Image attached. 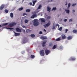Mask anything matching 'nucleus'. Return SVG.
I'll return each mask as SVG.
<instances>
[{"mask_svg": "<svg viewBox=\"0 0 77 77\" xmlns=\"http://www.w3.org/2000/svg\"><path fill=\"white\" fill-rule=\"evenodd\" d=\"M36 11H35V13H38V12H39V11L38 10H36Z\"/></svg>", "mask_w": 77, "mask_h": 77, "instance_id": "obj_39", "label": "nucleus"}, {"mask_svg": "<svg viewBox=\"0 0 77 77\" xmlns=\"http://www.w3.org/2000/svg\"><path fill=\"white\" fill-rule=\"evenodd\" d=\"M39 34H42V31H40L39 32Z\"/></svg>", "mask_w": 77, "mask_h": 77, "instance_id": "obj_42", "label": "nucleus"}, {"mask_svg": "<svg viewBox=\"0 0 77 77\" xmlns=\"http://www.w3.org/2000/svg\"><path fill=\"white\" fill-rule=\"evenodd\" d=\"M37 2V1L35 0V1H34L33 2V6H35V3L36 2Z\"/></svg>", "mask_w": 77, "mask_h": 77, "instance_id": "obj_23", "label": "nucleus"}, {"mask_svg": "<svg viewBox=\"0 0 77 77\" xmlns=\"http://www.w3.org/2000/svg\"><path fill=\"white\" fill-rule=\"evenodd\" d=\"M72 21V19H70L69 20V22H71V21Z\"/></svg>", "mask_w": 77, "mask_h": 77, "instance_id": "obj_45", "label": "nucleus"}, {"mask_svg": "<svg viewBox=\"0 0 77 77\" xmlns=\"http://www.w3.org/2000/svg\"><path fill=\"white\" fill-rule=\"evenodd\" d=\"M27 15V14L26 13H24L23 14V16H24L25 15Z\"/></svg>", "mask_w": 77, "mask_h": 77, "instance_id": "obj_43", "label": "nucleus"}, {"mask_svg": "<svg viewBox=\"0 0 77 77\" xmlns=\"http://www.w3.org/2000/svg\"><path fill=\"white\" fill-rule=\"evenodd\" d=\"M45 53L46 55H48L50 53V51L48 49H46L45 51Z\"/></svg>", "mask_w": 77, "mask_h": 77, "instance_id": "obj_5", "label": "nucleus"}, {"mask_svg": "<svg viewBox=\"0 0 77 77\" xmlns=\"http://www.w3.org/2000/svg\"><path fill=\"white\" fill-rule=\"evenodd\" d=\"M72 36L71 35L69 36L67 38V40H71V39H72Z\"/></svg>", "mask_w": 77, "mask_h": 77, "instance_id": "obj_11", "label": "nucleus"}, {"mask_svg": "<svg viewBox=\"0 0 77 77\" xmlns=\"http://www.w3.org/2000/svg\"><path fill=\"white\" fill-rule=\"evenodd\" d=\"M49 46H50L51 47L53 46V43H50L49 44Z\"/></svg>", "mask_w": 77, "mask_h": 77, "instance_id": "obj_32", "label": "nucleus"}, {"mask_svg": "<svg viewBox=\"0 0 77 77\" xmlns=\"http://www.w3.org/2000/svg\"><path fill=\"white\" fill-rule=\"evenodd\" d=\"M67 21V19H64V22H66V21Z\"/></svg>", "mask_w": 77, "mask_h": 77, "instance_id": "obj_41", "label": "nucleus"}, {"mask_svg": "<svg viewBox=\"0 0 77 77\" xmlns=\"http://www.w3.org/2000/svg\"><path fill=\"white\" fill-rule=\"evenodd\" d=\"M30 32V30L29 29H27L26 30V32L27 33H29V32Z\"/></svg>", "mask_w": 77, "mask_h": 77, "instance_id": "obj_24", "label": "nucleus"}, {"mask_svg": "<svg viewBox=\"0 0 77 77\" xmlns=\"http://www.w3.org/2000/svg\"><path fill=\"white\" fill-rule=\"evenodd\" d=\"M51 1H52L51 0Z\"/></svg>", "mask_w": 77, "mask_h": 77, "instance_id": "obj_57", "label": "nucleus"}, {"mask_svg": "<svg viewBox=\"0 0 77 77\" xmlns=\"http://www.w3.org/2000/svg\"><path fill=\"white\" fill-rule=\"evenodd\" d=\"M60 11H61V9H60Z\"/></svg>", "mask_w": 77, "mask_h": 77, "instance_id": "obj_56", "label": "nucleus"}, {"mask_svg": "<svg viewBox=\"0 0 77 77\" xmlns=\"http://www.w3.org/2000/svg\"><path fill=\"white\" fill-rule=\"evenodd\" d=\"M28 22H29V20L26 19L25 20V23H27Z\"/></svg>", "mask_w": 77, "mask_h": 77, "instance_id": "obj_28", "label": "nucleus"}, {"mask_svg": "<svg viewBox=\"0 0 77 77\" xmlns=\"http://www.w3.org/2000/svg\"><path fill=\"white\" fill-rule=\"evenodd\" d=\"M70 6H71V4L69 3L68 4L67 9H69V7H70Z\"/></svg>", "mask_w": 77, "mask_h": 77, "instance_id": "obj_26", "label": "nucleus"}, {"mask_svg": "<svg viewBox=\"0 0 77 77\" xmlns=\"http://www.w3.org/2000/svg\"><path fill=\"white\" fill-rule=\"evenodd\" d=\"M68 5V4H67V3H66V4L65 5Z\"/></svg>", "mask_w": 77, "mask_h": 77, "instance_id": "obj_54", "label": "nucleus"}, {"mask_svg": "<svg viewBox=\"0 0 77 77\" xmlns=\"http://www.w3.org/2000/svg\"><path fill=\"white\" fill-rule=\"evenodd\" d=\"M56 10V8H53L51 10V11H55Z\"/></svg>", "mask_w": 77, "mask_h": 77, "instance_id": "obj_29", "label": "nucleus"}, {"mask_svg": "<svg viewBox=\"0 0 77 77\" xmlns=\"http://www.w3.org/2000/svg\"><path fill=\"white\" fill-rule=\"evenodd\" d=\"M60 49H63V48H62V47L60 46Z\"/></svg>", "mask_w": 77, "mask_h": 77, "instance_id": "obj_46", "label": "nucleus"}, {"mask_svg": "<svg viewBox=\"0 0 77 77\" xmlns=\"http://www.w3.org/2000/svg\"><path fill=\"white\" fill-rule=\"evenodd\" d=\"M75 5H76V4H73L72 5V6H75Z\"/></svg>", "mask_w": 77, "mask_h": 77, "instance_id": "obj_38", "label": "nucleus"}, {"mask_svg": "<svg viewBox=\"0 0 77 77\" xmlns=\"http://www.w3.org/2000/svg\"><path fill=\"white\" fill-rule=\"evenodd\" d=\"M66 38V36L64 34H63L61 35V39H65Z\"/></svg>", "mask_w": 77, "mask_h": 77, "instance_id": "obj_7", "label": "nucleus"}, {"mask_svg": "<svg viewBox=\"0 0 77 77\" xmlns=\"http://www.w3.org/2000/svg\"><path fill=\"white\" fill-rule=\"evenodd\" d=\"M26 26H23V28H26Z\"/></svg>", "mask_w": 77, "mask_h": 77, "instance_id": "obj_50", "label": "nucleus"}, {"mask_svg": "<svg viewBox=\"0 0 77 77\" xmlns=\"http://www.w3.org/2000/svg\"><path fill=\"white\" fill-rule=\"evenodd\" d=\"M31 36L32 38H34V37H35V35L34 34H32V35H31Z\"/></svg>", "mask_w": 77, "mask_h": 77, "instance_id": "obj_33", "label": "nucleus"}, {"mask_svg": "<svg viewBox=\"0 0 77 77\" xmlns=\"http://www.w3.org/2000/svg\"><path fill=\"white\" fill-rule=\"evenodd\" d=\"M23 43H26V41H25V40H23Z\"/></svg>", "mask_w": 77, "mask_h": 77, "instance_id": "obj_47", "label": "nucleus"}, {"mask_svg": "<svg viewBox=\"0 0 77 77\" xmlns=\"http://www.w3.org/2000/svg\"><path fill=\"white\" fill-rule=\"evenodd\" d=\"M5 5H2L1 7H0V10L2 11V10H3V8H5Z\"/></svg>", "mask_w": 77, "mask_h": 77, "instance_id": "obj_9", "label": "nucleus"}, {"mask_svg": "<svg viewBox=\"0 0 77 77\" xmlns=\"http://www.w3.org/2000/svg\"><path fill=\"white\" fill-rule=\"evenodd\" d=\"M17 24V23L14 22L11 23H10L8 26L9 27H12L13 26H15Z\"/></svg>", "mask_w": 77, "mask_h": 77, "instance_id": "obj_3", "label": "nucleus"}, {"mask_svg": "<svg viewBox=\"0 0 77 77\" xmlns=\"http://www.w3.org/2000/svg\"><path fill=\"white\" fill-rule=\"evenodd\" d=\"M74 12H75V10H72V13H73V14H74Z\"/></svg>", "mask_w": 77, "mask_h": 77, "instance_id": "obj_44", "label": "nucleus"}, {"mask_svg": "<svg viewBox=\"0 0 77 77\" xmlns=\"http://www.w3.org/2000/svg\"><path fill=\"white\" fill-rule=\"evenodd\" d=\"M10 17L11 18H13V17H14V14L12 13H10Z\"/></svg>", "mask_w": 77, "mask_h": 77, "instance_id": "obj_21", "label": "nucleus"}, {"mask_svg": "<svg viewBox=\"0 0 77 77\" xmlns=\"http://www.w3.org/2000/svg\"><path fill=\"white\" fill-rule=\"evenodd\" d=\"M40 54L41 56H44V50H42L40 51Z\"/></svg>", "mask_w": 77, "mask_h": 77, "instance_id": "obj_4", "label": "nucleus"}, {"mask_svg": "<svg viewBox=\"0 0 77 77\" xmlns=\"http://www.w3.org/2000/svg\"><path fill=\"white\" fill-rule=\"evenodd\" d=\"M62 27H60L59 28V30L60 31H61L62 30Z\"/></svg>", "mask_w": 77, "mask_h": 77, "instance_id": "obj_36", "label": "nucleus"}, {"mask_svg": "<svg viewBox=\"0 0 77 77\" xmlns=\"http://www.w3.org/2000/svg\"><path fill=\"white\" fill-rule=\"evenodd\" d=\"M5 12L7 14V13H8V10H5Z\"/></svg>", "mask_w": 77, "mask_h": 77, "instance_id": "obj_35", "label": "nucleus"}, {"mask_svg": "<svg viewBox=\"0 0 77 77\" xmlns=\"http://www.w3.org/2000/svg\"><path fill=\"white\" fill-rule=\"evenodd\" d=\"M46 43L47 40L43 42L42 44V46L43 47H45V44H46Z\"/></svg>", "mask_w": 77, "mask_h": 77, "instance_id": "obj_13", "label": "nucleus"}, {"mask_svg": "<svg viewBox=\"0 0 77 77\" xmlns=\"http://www.w3.org/2000/svg\"><path fill=\"white\" fill-rule=\"evenodd\" d=\"M41 7H42V6L41 5H39L38 7L37 8V9H41Z\"/></svg>", "mask_w": 77, "mask_h": 77, "instance_id": "obj_20", "label": "nucleus"}, {"mask_svg": "<svg viewBox=\"0 0 77 77\" xmlns=\"http://www.w3.org/2000/svg\"><path fill=\"white\" fill-rule=\"evenodd\" d=\"M57 17H59V15H58L57 16Z\"/></svg>", "mask_w": 77, "mask_h": 77, "instance_id": "obj_55", "label": "nucleus"}, {"mask_svg": "<svg viewBox=\"0 0 77 77\" xmlns=\"http://www.w3.org/2000/svg\"><path fill=\"white\" fill-rule=\"evenodd\" d=\"M67 32H68V29H65V33H67Z\"/></svg>", "mask_w": 77, "mask_h": 77, "instance_id": "obj_40", "label": "nucleus"}, {"mask_svg": "<svg viewBox=\"0 0 77 77\" xmlns=\"http://www.w3.org/2000/svg\"><path fill=\"white\" fill-rule=\"evenodd\" d=\"M8 23H4L2 25V26H6V25H8Z\"/></svg>", "mask_w": 77, "mask_h": 77, "instance_id": "obj_25", "label": "nucleus"}, {"mask_svg": "<svg viewBox=\"0 0 77 77\" xmlns=\"http://www.w3.org/2000/svg\"><path fill=\"white\" fill-rule=\"evenodd\" d=\"M75 60V58L72 57H70L69 59V60Z\"/></svg>", "mask_w": 77, "mask_h": 77, "instance_id": "obj_16", "label": "nucleus"}, {"mask_svg": "<svg viewBox=\"0 0 77 77\" xmlns=\"http://www.w3.org/2000/svg\"><path fill=\"white\" fill-rule=\"evenodd\" d=\"M31 57L32 59H33V58H34L35 57V56L34 55H31Z\"/></svg>", "mask_w": 77, "mask_h": 77, "instance_id": "obj_34", "label": "nucleus"}, {"mask_svg": "<svg viewBox=\"0 0 77 77\" xmlns=\"http://www.w3.org/2000/svg\"><path fill=\"white\" fill-rule=\"evenodd\" d=\"M47 18H48V19H50V18H51V17L48 16L47 17Z\"/></svg>", "mask_w": 77, "mask_h": 77, "instance_id": "obj_37", "label": "nucleus"}, {"mask_svg": "<svg viewBox=\"0 0 77 77\" xmlns=\"http://www.w3.org/2000/svg\"><path fill=\"white\" fill-rule=\"evenodd\" d=\"M16 31L17 32H21V29L19 28H17L16 29Z\"/></svg>", "mask_w": 77, "mask_h": 77, "instance_id": "obj_8", "label": "nucleus"}, {"mask_svg": "<svg viewBox=\"0 0 77 77\" xmlns=\"http://www.w3.org/2000/svg\"><path fill=\"white\" fill-rule=\"evenodd\" d=\"M23 9V7H22L19 8V11H22Z\"/></svg>", "mask_w": 77, "mask_h": 77, "instance_id": "obj_30", "label": "nucleus"}, {"mask_svg": "<svg viewBox=\"0 0 77 77\" xmlns=\"http://www.w3.org/2000/svg\"><path fill=\"white\" fill-rule=\"evenodd\" d=\"M47 11H48L49 12H50V11H51V8L48 6L47 7Z\"/></svg>", "mask_w": 77, "mask_h": 77, "instance_id": "obj_15", "label": "nucleus"}, {"mask_svg": "<svg viewBox=\"0 0 77 77\" xmlns=\"http://www.w3.org/2000/svg\"><path fill=\"white\" fill-rule=\"evenodd\" d=\"M7 29H8L9 30H13L14 28H9V27H6Z\"/></svg>", "mask_w": 77, "mask_h": 77, "instance_id": "obj_19", "label": "nucleus"}, {"mask_svg": "<svg viewBox=\"0 0 77 77\" xmlns=\"http://www.w3.org/2000/svg\"><path fill=\"white\" fill-rule=\"evenodd\" d=\"M65 11L66 12L67 14H69V10H65Z\"/></svg>", "mask_w": 77, "mask_h": 77, "instance_id": "obj_18", "label": "nucleus"}, {"mask_svg": "<svg viewBox=\"0 0 77 77\" xmlns=\"http://www.w3.org/2000/svg\"><path fill=\"white\" fill-rule=\"evenodd\" d=\"M29 4H30V5H33L32 4V2H30Z\"/></svg>", "mask_w": 77, "mask_h": 77, "instance_id": "obj_49", "label": "nucleus"}, {"mask_svg": "<svg viewBox=\"0 0 77 77\" xmlns=\"http://www.w3.org/2000/svg\"><path fill=\"white\" fill-rule=\"evenodd\" d=\"M36 17H37L36 14H34L32 15V16L31 17V18H36Z\"/></svg>", "mask_w": 77, "mask_h": 77, "instance_id": "obj_10", "label": "nucleus"}, {"mask_svg": "<svg viewBox=\"0 0 77 77\" xmlns=\"http://www.w3.org/2000/svg\"><path fill=\"white\" fill-rule=\"evenodd\" d=\"M2 25H0V27H2Z\"/></svg>", "mask_w": 77, "mask_h": 77, "instance_id": "obj_53", "label": "nucleus"}, {"mask_svg": "<svg viewBox=\"0 0 77 77\" xmlns=\"http://www.w3.org/2000/svg\"><path fill=\"white\" fill-rule=\"evenodd\" d=\"M39 21H41L42 23H45V20L43 18H41L39 19Z\"/></svg>", "mask_w": 77, "mask_h": 77, "instance_id": "obj_6", "label": "nucleus"}, {"mask_svg": "<svg viewBox=\"0 0 77 77\" xmlns=\"http://www.w3.org/2000/svg\"><path fill=\"white\" fill-rule=\"evenodd\" d=\"M56 26H58V27H59V24H57L56 25Z\"/></svg>", "mask_w": 77, "mask_h": 77, "instance_id": "obj_51", "label": "nucleus"}, {"mask_svg": "<svg viewBox=\"0 0 77 77\" xmlns=\"http://www.w3.org/2000/svg\"><path fill=\"white\" fill-rule=\"evenodd\" d=\"M56 45H54L52 48V50H54L56 49Z\"/></svg>", "mask_w": 77, "mask_h": 77, "instance_id": "obj_27", "label": "nucleus"}, {"mask_svg": "<svg viewBox=\"0 0 77 77\" xmlns=\"http://www.w3.org/2000/svg\"><path fill=\"white\" fill-rule=\"evenodd\" d=\"M52 29H55V26H54L53 27V28H52Z\"/></svg>", "mask_w": 77, "mask_h": 77, "instance_id": "obj_48", "label": "nucleus"}, {"mask_svg": "<svg viewBox=\"0 0 77 77\" xmlns=\"http://www.w3.org/2000/svg\"><path fill=\"white\" fill-rule=\"evenodd\" d=\"M72 32L73 33H77V30L76 29L73 30Z\"/></svg>", "mask_w": 77, "mask_h": 77, "instance_id": "obj_17", "label": "nucleus"}, {"mask_svg": "<svg viewBox=\"0 0 77 77\" xmlns=\"http://www.w3.org/2000/svg\"><path fill=\"white\" fill-rule=\"evenodd\" d=\"M30 9H27L26 10V12H30Z\"/></svg>", "mask_w": 77, "mask_h": 77, "instance_id": "obj_31", "label": "nucleus"}, {"mask_svg": "<svg viewBox=\"0 0 77 77\" xmlns=\"http://www.w3.org/2000/svg\"><path fill=\"white\" fill-rule=\"evenodd\" d=\"M40 38L41 39L44 40V39H47V37H44L43 36H41L40 37Z\"/></svg>", "mask_w": 77, "mask_h": 77, "instance_id": "obj_14", "label": "nucleus"}, {"mask_svg": "<svg viewBox=\"0 0 77 77\" xmlns=\"http://www.w3.org/2000/svg\"><path fill=\"white\" fill-rule=\"evenodd\" d=\"M33 24L34 26H38L39 24V23L37 19H35L34 20Z\"/></svg>", "mask_w": 77, "mask_h": 77, "instance_id": "obj_1", "label": "nucleus"}, {"mask_svg": "<svg viewBox=\"0 0 77 77\" xmlns=\"http://www.w3.org/2000/svg\"><path fill=\"white\" fill-rule=\"evenodd\" d=\"M60 38H58L56 39L55 41H60Z\"/></svg>", "mask_w": 77, "mask_h": 77, "instance_id": "obj_22", "label": "nucleus"}, {"mask_svg": "<svg viewBox=\"0 0 77 77\" xmlns=\"http://www.w3.org/2000/svg\"><path fill=\"white\" fill-rule=\"evenodd\" d=\"M14 33L15 34L14 36H18L20 35V34L19 33H17L14 32Z\"/></svg>", "mask_w": 77, "mask_h": 77, "instance_id": "obj_12", "label": "nucleus"}, {"mask_svg": "<svg viewBox=\"0 0 77 77\" xmlns=\"http://www.w3.org/2000/svg\"><path fill=\"white\" fill-rule=\"evenodd\" d=\"M44 31H45V32H46V30H45V29H44Z\"/></svg>", "mask_w": 77, "mask_h": 77, "instance_id": "obj_52", "label": "nucleus"}, {"mask_svg": "<svg viewBox=\"0 0 77 77\" xmlns=\"http://www.w3.org/2000/svg\"><path fill=\"white\" fill-rule=\"evenodd\" d=\"M51 24V23H50V22L49 21L48 23H47L46 24L44 25H43V26L45 28H46V27H48L50 26Z\"/></svg>", "mask_w": 77, "mask_h": 77, "instance_id": "obj_2", "label": "nucleus"}]
</instances>
